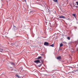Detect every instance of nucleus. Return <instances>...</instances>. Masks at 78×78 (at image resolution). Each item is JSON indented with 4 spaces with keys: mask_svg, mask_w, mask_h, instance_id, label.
Returning <instances> with one entry per match:
<instances>
[{
    "mask_svg": "<svg viewBox=\"0 0 78 78\" xmlns=\"http://www.w3.org/2000/svg\"><path fill=\"white\" fill-rule=\"evenodd\" d=\"M2 51H3V49L2 48L0 49V51H1V52H2Z\"/></svg>",
    "mask_w": 78,
    "mask_h": 78,
    "instance_id": "nucleus-15",
    "label": "nucleus"
},
{
    "mask_svg": "<svg viewBox=\"0 0 78 78\" xmlns=\"http://www.w3.org/2000/svg\"><path fill=\"white\" fill-rule=\"evenodd\" d=\"M42 58V57L41 56H39L37 58V59H41Z\"/></svg>",
    "mask_w": 78,
    "mask_h": 78,
    "instance_id": "nucleus-6",
    "label": "nucleus"
},
{
    "mask_svg": "<svg viewBox=\"0 0 78 78\" xmlns=\"http://www.w3.org/2000/svg\"><path fill=\"white\" fill-rule=\"evenodd\" d=\"M75 67L76 68H78V64L77 65H76Z\"/></svg>",
    "mask_w": 78,
    "mask_h": 78,
    "instance_id": "nucleus-12",
    "label": "nucleus"
},
{
    "mask_svg": "<svg viewBox=\"0 0 78 78\" xmlns=\"http://www.w3.org/2000/svg\"><path fill=\"white\" fill-rule=\"evenodd\" d=\"M16 77H17V78H20V77L19 76V75H17V74H16Z\"/></svg>",
    "mask_w": 78,
    "mask_h": 78,
    "instance_id": "nucleus-10",
    "label": "nucleus"
},
{
    "mask_svg": "<svg viewBox=\"0 0 78 78\" xmlns=\"http://www.w3.org/2000/svg\"><path fill=\"white\" fill-rule=\"evenodd\" d=\"M67 39H68L69 40H70V38L69 37H67Z\"/></svg>",
    "mask_w": 78,
    "mask_h": 78,
    "instance_id": "nucleus-17",
    "label": "nucleus"
},
{
    "mask_svg": "<svg viewBox=\"0 0 78 78\" xmlns=\"http://www.w3.org/2000/svg\"><path fill=\"white\" fill-rule=\"evenodd\" d=\"M54 2H58V0H53Z\"/></svg>",
    "mask_w": 78,
    "mask_h": 78,
    "instance_id": "nucleus-11",
    "label": "nucleus"
},
{
    "mask_svg": "<svg viewBox=\"0 0 78 78\" xmlns=\"http://www.w3.org/2000/svg\"><path fill=\"white\" fill-rule=\"evenodd\" d=\"M33 11H31L30 12H33Z\"/></svg>",
    "mask_w": 78,
    "mask_h": 78,
    "instance_id": "nucleus-25",
    "label": "nucleus"
},
{
    "mask_svg": "<svg viewBox=\"0 0 78 78\" xmlns=\"http://www.w3.org/2000/svg\"><path fill=\"white\" fill-rule=\"evenodd\" d=\"M42 64H40L39 66H38V67H41V66H42Z\"/></svg>",
    "mask_w": 78,
    "mask_h": 78,
    "instance_id": "nucleus-20",
    "label": "nucleus"
},
{
    "mask_svg": "<svg viewBox=\"0 0 78 78\" xmlns=\"http://www.w3.org/2000/svg\"><path fill=\"white\" fill-rule=\"evenodd\" d=\"M50 47H54V45L53 44H52L50 45Z\"/></svg>",
    "mask_w": 78,
    "mask_h": 78,
    "instance_id": "nucleus-13",
    "label": "nucleus"
},
{
    "mask_svg": "<svg viewBox=\"0 0 78 78\" xmlns=\"http://www.w3.org/2000/svg\"><path fill=\"white\" fill-rule=\"evenodd\" d=\"M41 61L42 63H43V62H44V60L42 59H41Z\"/></svg>",
    "mask_w": 78,
    "mask_h": 78,
    "instance_id": "nucleus-18",
    "label": "nucleus"
},
{
    "mask_svg": "<svg viewBox=\"0 0 78 78\" xmlns=\"http://www.w3.org/2000/svg\"><path fill=\"white\" fill-rule=\"evenodd\" d=\"M73 7V8H75V7H76V8H78V6H76L75 5H74Z\"/></svg>",
    "mask_w": 78,
    "mask_h": 78,
    "instance_id": "nucleus-14",
    "label": "nucleus"
},
{
    "mask_svg": "<svg viewBox=\"0 0 78 78\" xmlns=\"http://www.w3.org/2000/svg\"><path fill=\"white\" fill-rule=\"evenodd\" d=\"M11 65H14V63L13 62H12L11 63Z\"/></svg>",
    "mask_w": 78,
    "mask_h": 78,
    "instance_id": "nucleus-19",
    "label": "nucleus"
},
{
    "mask_svg": "<svg viewBox=\"0 0 78 78\" xmlns=\"http://www.w3.org/2000/svg\"><path fill=\"white\" fill-rule=\"evenodd\" d=\"M49 43L47 42H45L44 43V45H46V46H49Z\"/></svg>",
    "mask_w": 78,
    "mask_h": 78,
    "instance_id": "nucleus-2",
    "label": "nucleus"
},
{
    "mask_svg": "<svg viewBox=\"0 0 78 78\" xmlns=\"http://www.w3.org/2000/svg\"><path fill=\"white\" fill-rule=\"evenodd\" d=\"M13 26L14 28H16V27L14 25H13Z\"/></svg>",
    "mask_w": 78,
    "mask_h": 78,
    "instance_id": "nucleus-22",
    "label": "nucleus"
},
{
    "mask_svg": "<svg viewBox=\"0 0 78 78\" xmlns=\"http://www.w3.org/2000/svg\"><path fill=\"white\" fill-rule=\"evenodd\" d=\"M73 16L74 17H76V14H73Z\"/></svg>",
    "mask_w": 78,
    "mask_h": 78,
    "instance_id": "nucleus-9",
    "label": "nucleus"
},
{
    "mask_svg": "<svg viewBox=\"0 0 78 78\" xmlns=\"http://www.w3.org/2000/svg\"><path fill=\"white\" fill-rule=\"evenodd\" d=\"M11 45H12V46H14V45H15L16 44L15 43H11Z\"/></svg>",
    "mask_w": 78,
    "mask_h": 78,
    "instance_id": "nucleus-7",
    "label": "nucleus"
},
{
    "mask_svg": "<svg viewBox=\"0 0 78 78\" xmlns=\"http://www.w3.org/2000/svg\"><path fill=\"white\" fill-rule=\"evenodd\" d=\"M34 62L35 63H41V62H40V60H35L34 61Z\"/></svg>",
    "mask_w": 78,
    "mask_h": 78,
    "instance_id": "nucleus-3",
    "label": "nucleus"
},
{
    "mask_svg": "<svg viewBox=\"0 0 78 78\" xmlns=\"http://www.w3.org/2000/svg\"><path fill=\"white\" fill-rule=\"evenodd\" d=\"M58 18L60 19H66V17L62 16V15L59 16V17Z\"/></svg>",
    "mask_w": 78,
    "mask_h": 78,
    "instance_id": "nucleus-1",
    "label": "nucleus"
},
{
    "mask_svg": "<svg viewBox=\"0 0 78 78\" xmlns=\"http://www.w3.org/2000/svg\"><path fill=\"white\" fill-rule=\"evenodd\" d=\"M62 46H63V44L62 43H61L60 44V47H62Z\"/></svg>",
    "mask_w": 78,
    "mask_h": 78,
    "instance_id": "nucleus-8",
    "label": "nucleus"
},
{
    "mask_svg": "<svg viewBox=\"0 0 78 78\" xmlns=\"http://www.w3.org/2000/svg\"><path fill=\"white\" fill-rule=\"evenodd\" d=\"M25 1H24V2H26V0H24Z\"/></svg>",
    "mask_w": 78,
    "mask_h": 78,
    "instance_id": "nucleus-26",
    "label": "nucleus"
},
{
    "mask_svg": "<svg viewBox=\"0 0 78 78\" xmlns=\"http://www.w3.org/2000/svg\"><path fill=\"white\" fill-rule=\"evenodd\" d=\"M76 4H77V5H78V2H76Z\"/></svg>",
    "mask_w": 78,
    "mask_h": 78,
    "instance_id": "nucleus-21",
    "label": "nucleus"
},
{
    "mask_svg": "<svg viewBox=\"0 0 78 78\" xmlns=\"http://www.w3.org/2000/svg\"><path fill=\"white\" fill-rule=\"evenodd\" d=\"M46 11L47 12H50V10L48 8L46 9Z\"/></svg>",
    "mask_w": 78,
    "mask_h": 78,
    "instance_id": "nucleus-5",
    "label": "nucleus"
},
{
    "mask_svg": "<svg viewBox=\"0 0 78 78\" xmlns=\"http://www.w3.org/2000/svg\"><path fill=\"white\" fill-rule=\"evenodd\" d=\"M57 59L58 60H61V56H58L57 57Z\"/></svg>",
    "mask_w": 78,
    "mask_h": 78,
    "instance_id": "nucleus-4",
    "label": "nucleus"
},
{
    "mask_svg": "<svg viewBox=\"0 0 78 78\" xmlns=\"http://www.w3.org/2000/svg\"><path fill=\"white\" fill-rule=\"evenodd\" d=\"M66 20H70V19L69 18L66 19Z\"/></svg>",
    "mask_w": 78,
    "mask_h": 78,
    "instance_id": "nucleus-24",
    "label": "nucleus"
},
{
    "mask_svg": "<svg viewBox=\"0 0 78 78\" xmlns=\"http://www.w3.org/2000/svg\"><path fill=\"white\" fill-rule=\"evenodd\" d=\"M76 49L77 51H78V48H76Z\"/></svg>",
    "mask_w": 78,
    "mask_h": 78,
    "instance_id": "nucleus-23",
    "label": "nucleus"
},
{
    "mask_svg": "<svg viewBox=\"0 0 78 78\" xmlns=\"http://www.w3.org/2000/svg\"><path fill=\"white\" fill-rule=\"evenodd\" d=\"M46 24L47 25V23H46Z\"/></svg>",
    "mask_w": 78,
    "mask_h": 78,
    "instance_id": "nucleus-28",
    "label": "nucleus"
},
{
    "mask_svg": "<svg viewBox=\"0 0 78 78\" xmlns=\"http://www.w3.org/2000/svg\"><path fill=\"white\" fill-rule=\"evenodd\" d=\"M44 8V7L42 6V5H41V9H43Z\"/></svg>",
    "mask_w": 78,
    "mask_h": 78,
    "instance_id": "nucleus-16",
    "label": "nucleus"
},
{
    "mask_svg": "<svg viewBox=\"0 0 78 78\" xmlns=\"http://www.w3.org/2000/svg\"><path fill=\"white\" fill-rule=\"evenodd\" d=\"M49 24H50V25H51V23H49Z\"/></svg>",
    "mask_w": 78,
    "mask_h": 78,
    "instance_id": "nucleus-27",
    "label": "nucleus"
}]
</instances>
